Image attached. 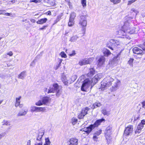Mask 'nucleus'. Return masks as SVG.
<instances>
[{
  "label": "nucleus",
  "mask_w": 145,
  "mask_h": 145,
  "mask_svg": "<svg viewBox=\"0 0 145 145\" xmlns=\"http://www.w3.org/2000/svg\"><path fill=\"white\" fill-rule=\"evenodd\" d=\"M88 110L89 108L88 107L82 109L78 116V118L79 119L83 118L84 116L87 114Z\"/></svg>",
  "instance_id": "obj_7"
},
{
  "label": "nucleus",
  "mask_w": 145,
  "mask_h": 145,
  "mask_svg": "<svg viewBox=\"0 0 145 145\" xmlns=\"http://www.w3.org/2000/svg\"><path fill=\"white\" fill-rule=\"evenodd\" d=\"M22 97L21 96H20L16 98V102L15 103V106L16 107H17L19 106L20 108H22L23 107V104H20V99Z\"/></svg>",
  "instance_id": "obj_12"
},
{
  "label": "nucleus",
  "mask_w": 145,
  "mask_h": 145,
  "mask_svg": "<svg viewBox=\"0 0 145 145\" xmlns=\"http://www.w3.org/2000/svg\"><path fill=\"white\" fill-rule=\"evenodd\" d=\"M119 31L120 32H123L124 33H125V31H123V30H120Z\"/></svg>",
  "instance_id": "obj_60"
},
{
  "label": "nucleus",
  "mask_w": 145,
  "mask_h": 145,
  "mask_svg": "<svg viewBox=\"0 0 145 145\" xmlns=\"http://www.w3.org/2000/svg\"><path fill=\"white\" fill-rule=\"evenodd\" d=\"M46 109L45 107H37L36 112H42L45 111Z\"/></svg>",
  "instance_id": "obj_20"
},
{
  "label": "nucleus",
  "mask_w": 145,
  "mask_h": 145,
  "mask_svg": "<svg viewBox=\"0 0 145 145\" xmlns=\"http://www.w3.org/2000/svg\"><path fill=\"white\" fill-rule=\"evenodd\" d=\"M116 43V41L115 40L111 39L106 44V46L110 49L112 50H113L114 49L112 48V46H114Z\"/></svg>",
  "instance_id": "obj_13"
},
{
  "label": "nucleus",
  "mask_w": 145,
  "mask_h": 145,
  "mask_svg": "<svg viewBox=\"0 0 145 145\" xmlns=\"http://www.w3.org/2000/svg\"><path fill=\"white\" fill-rule=\"evenodd\" d=\"M75 16V14L74 12L70 14L69 21L68 23V25L69 26H71L74 25V20Z\"/></svg>",
  "instance_id": "obj_9"
},
{
  "label": "nucleus",
  "mask_w": 145,
  "mask_h": 145,
  "mask_svg": "<svg viewBox=\"0 0 145 145\" xmlns=\"http://www.w3.org/2000/svg\"><path fill=\"white\" fill-rule=\"evenodd\" d=\"M102 75L101 74L98 73L96 74L91 79V82L93 84L97 83L98 81L102 78Z\"/></svg>",
  "instance_id": "obj_6"
},
{
  "label": "nucleus",
  "mask_w": 145,
  "mask_h": 145,
  "mask_svg": "<svg viewBox=\"0 0 145 145\" xmlns=\"http://www.w3.org/2000/svg\"><path fill=\"white\" fill-rule=\"evenodd\" d=\"M135 2L134 0H131L129 1L128 2V5H130L133 3Z\"/></svg>",
  "instance_id": "obj_45"
},
{
  "label": "nucleus",
  "mask_w": 145,
  "mask_h": 145,
  "mask_svg": "<svg viewBox=\"0 0 145 145\" xmlns=\"http://www.w3.org/2000/svg\"><path fill=\"white\" fill-rule=\"evenodd\" d=\"M86 65L90 64L93 61V59L92 58H85L84 59Z\"/></svg>",
  "instance_id": "obj_19"
},
{
  "label": "nucleus",
  "mask_w": 145,
  "mask_h": 145,
  "mask_svg": "<svg viewBox=\"0 0 145 145\" xmlns=\"http://www.w3.org/2000/svg\"><path fill=\"white\" fill-rule=\"evenodd\" d=\"M39 136H38V137L37 138V140H40L42 137V136H40V137H39Z\"/></svg>",
  "instance_id": "obj_57"
},
{
  "label": "nucleus",
  "mask_w": 145,
  "mask_h": 145,
  "mask_svg": "<svg viewBox=\"0 0 145 145\" xmlns=\"http://www.w3.org/2000/svg\"><path fill=\"white\" fill-rule=\"evenodd\" d=\"M78 64L80 66L86 65L84 59L79 61L78 63Z\"/></svg>",
  "instance_id": "obj_33"
},
{
  "label": "nucleus",
  "mask_w": 145,
  "mask_h": 145,
  "mask_svg": "<svg viewBox=\"0 0 145 145\" xmlns=\"http://www.w3.org/2000/svg\"><path fill=\"white\" fill-rule=\"evenodd\" d=\"M10 14H11L10 13H8V12H7V13L5 12V14H4V15H6V16H10Z\"/></svg>",
  "instance_id": "obj_52"
},
{
  "label": "nucleus",
  "mask_w": 145,
  "mask_h": 145,
  "mask_svg": "<svg viewBox=\"0 0 145 145\" xmlns=\"http://www.w3.org/2000/svg\"><path fill=\"white\" fill-rule=\"evenodd\" d=\"M48 3L51 6H53L56 5L54 0H48Z\"/></svg>",
  "instance_id": "obj_25"
},
{
  "label": "nucleus",
  "mask_w": 145,
  "mask_h": 145,
  "mask_svg": "<svg viewBox=\"0 0 145 145\" xmlns=\"http://www.w3.org/2000/svg\"><path fill=\"white\" fill-rule=\"evenodd\" d=\"M5 10H0V15H4Z\"/></svg>",
  "instance_id": "obj_44"
},
{
  "label": "nucleus",
  "mask_w": 145,
  "mask_h": 145,
  "mask_svg": "<svg viewBox=\"0 0 145 145\" xmlns=\"http://www.w3.org/2000/svg\"><path fill=\"white\" fill-rule=\"evenodd\" d=\"M112 132V128L110 126L107 127L105 133V136L107 141L110 140L111 138L110 135Z\"/></svg>",
  "instance_id": "obj_5"
},
{
  "label": "nucleus",
  "mask_w": 145,
  "mask_h": 145,
  "mask_svg": "<svg viewBox=\"0 0 145 145\" xmlns=\"http://www.w3.org/2000/svg\"><path fill=\"white\" fill-rule=\"evenodd\" d=\"M101 133L102 130L101 129H100L96 131L95 133L94 134V135L96 136H98L100 135Z\"/></svg>",
  "instance_id": "obj_36"
},
{
  "label": "nucleus",
  "mask_w": 145,
  "mask_h": 145,
  "mask_svg": "<svg viewBox=\"0 0 145 145\" xmlns=\"http://www.w3.org/2000/svg\"><path fill=\"white\" fill-rule=\"evenodd\" d=\"M61 16L59 15L57 16L56 19L54 22L53 25H55L59 22L61 19Z\"/></svg>",
  "instance_id": "obj_21"
},
{
  "label": "nucleus",
  "mask_w": 145,
  "mask_h": 145,
  "mask_svg": "<svg viewBox=\"0 0 145 145\" xmlns=\"http://www.w3.org/2000/svg\"><path fill=\"white\" fill-rule=\"evenodd\" d=\"M52 86L54 89V90L55 91H57L59 88V86L58 84L56 83H54L52 85Z\"/></svg>",
  "instance_id": "obj_26"
},
{
  "label": "nucleus",
  "mask_w": 145,
  "mask_h": 145,
  "mask_svg": "<svg viewBox=\"0 0 145 145\" xmlns=\"http://www.w3.org/2000/svg\"><path fill=\"white\" fill-rule=\"evenodd\" d=\"M46 14L47 15H51V13L50 11H48L46 13Z\"/></svg>",
  "instance_id": "obj_51"
},
{
  "label": "nucleus",
  "mask_w": 145,
  "mask_h": 145,
  "mask_svg": "<svg viewBox=\"0 0 145 145\" xmlns=\"http://www.w3.org/2000/svg\"><path fill=\"white\" fill-rule=\"evenodd\" d=\"M7 54L10 56H12L13 55V53L12 51H10Z\"/></svg>",
  "instance_id": "obj_49"
},
{
  "label": "nucleus",
  "mask_w": 145,
  "mask_h": 145,
  "mask_svg": "<svg viewBox=\"0 0 145 145\" xmlns=\"http://www.w3.org/2000/svg\"><path fill=\"white\" fill-rule=\"evenodd\" d=\"M30 21L31 22L33 23H35V20L34 19H31Z\"/></svg>",
  "instance_id": "obj_56"
},
{
  "label": "nucleus",
  "mask_w": 145,
  "mask_h": 145,
  "mask_svg": "<svg viewBox=\"0 0 145 145\" xmlns=\"http://www.w3.org/2000/svg\"><path fill=\"white\" fill-rule=\"evenodd\" d=\"M105 120L103 118L97 120L93 124L90 125L88 127H84L80 129V131L84 132L87 135L89 134L92 130L95 128L97 127L103 121H105Z\"/></svg>",
  "instance_id": "obj_1"
},
{
  "label": "nucleus",
  "mask_w": 145,
  "mask_h": 145,
  "mask_svg": "<svg viewBox=\"0 0 145 145\" xmlns=\"http://www.w3.org/2000/svg\"><path fill=\"white\" fill-rule=\"evenodd\" d=\"M78 139L76 138H71L69 140V143L68 145H78Z\"/></svg>",
  "instance_id": "obj_15"
},
{
  "label": "nucleus",
  "mask_w": 145,
  "mask_h": 145,
  "mask_svg": "<svg viewBox=\"0 0 145 145\" xmlns=\"http://www.w3.org/2000/svg\"><path fill=\"white\" fill-rule=\"evenodd\" d=\"M16 1V0H11L10 1L12 3H15Z\"/></svg>",
  "instance_id": "obj_58"
},
{
  "label": "nucleus",
  "mask_w": 145,
  "mask_h": 145,
  "mask_svg": "<svg viewBox=\"0 0 145 145\" xmlns=\"http://www.w3.org/2000/svg\"><path fill=\"white\" fill-rule=\"evenodd\" d=\"M41 1L40 0H30V2H33L37 4L40 3Z\"/></svg>",
  "instance_id": "obj_37"
},
{
  "label": "nucleus",
  "mask_w": 145,
  "mask_h": 145,
  "mask_svg": "<svg viewBox=\"0 0 145 145\" xmlns=\"http://www.w3.org/2000/svg\"><path fill=\"white\" fill-rule=\"evenodd\" d=\"M56 91V95H60L61 91L60 89H57Z\"/></svg>",
  "instance_id": "obj_46"
},
{
  "label": "nucleus",
  "mask_w": 145,
  "mask_h": 145,
  "mask_svg": "<svg viewBox=\"0 0 145 145\" xmlns=\"http://www.w3.org/2000/svg\"><path fill=\"white\" fill-rule=\"evenodd\" d=\"M66 2L68 3L69 5H70L71 4V2H70V0H64Z\"/></svg>",
  "instance_id": "obj_55"
},
{
  "label": "nucleus",
  "mask_w": 145,
  "mask_h": 145,
  "mask_svg": "<svg viewBox=\"0 0 145 145\" xmlns=\"http://www.w3.org/2000/svg\"><path fill=\"white\" fill-rule=\"evenodd\" d=\"M142 49L143 50L145 51V47L142 48Z\"/></svg>",
  "instance_id": "obj_61"
},
{
  "label": "nucleus",
  "mask_w": 145,
  "mask_h": 145,
  "mask_svg": "<svg viewBox=\"0 0 145 145\" xmlns=\"http://www.w3.org/2000/svg\"><path fill=\"white\" fill-rule=\"evenodd\" d=\"M47 20V19L45 18L39 20L36 22L38 24L42 25L45 23Z\"/></svg>",
  "instance_id": "obj_18"
},
{
  "label": "nucleus",
  "mask_w": 145,
  "mask_h": 145,
  "mask_svg": "<svg viewBox=\"0 0 145 145\" xmlns=\"http://www.w3.org/2000/svg\"><path fill=\"white\" fill-rule=\"evenodd\" d=\"M27 145H31V141L30 140L28 141Z\"/></svg>",
  "instance_id": "obj_54"
},
{
  "label": "nucleus",
  "mask_w": 145,
  "mask_h": 145,
  "mask_svg": "<svg viewBox=\"0 0 145 145\" xmlns=\"http://www.w3.org/2000/svg\"><path fill=\"white\" fill-rule=\"evenodd\" d=\"M42 99V102L44 105L49 103V101L51 100V99L50 97L47 96L43 97Z\"/></svg>",
  "instance_id": "obj_17"
},
{
  "label": "nucleus",
  "mask_w": 145,
  "mask_h": 145,
  "mask_svg": "<svg viewBox=\"0 0 145 145\" xmlns=\"http://www.w3.org/2000/svg\"><path fill=\"white\" fill-rule=\"evenodd\" d=\"M78 121V120L74 117L72 118L71 119V123L73 125L76 124Z\"/></svg>",
  "instance_id": "obj_22"
},
{
  "label": "nucleus",
  "mask_w": 145,
  "mask_h": 145,
  "mask_svg": "<svg viewBox=\"0 0 145 145\" xmlns=\"http://www.w3.org/2000/svg\"><path fill=\"white\" fill-rule=\"evenodd\" d=\"M60 55L62 58H66L67 57V56L66 54L63 51L61 52L60 53Z\"/></svg>",
  "instance_id": "obj_31"
},
{
  "label": "nucleus",
  "mask_w": 145,
  "mask_h": 145,
  "mask_svg": "<svg viewBox=\"0 0 145 145\" xmlns=\"http://www.w3.org/2000/svg\"><path fill=\"white\" fill-rule=\"evenodd\" d=\"M90 81L88 78H86L83 82V83L81 87V90L83 91H86L85 87H87L89 84Z\"/></svg>",
  "instance_id": "obj_8"
},
{
  "label": "nucleus",
  "mask_w": 145,
  "mask_h": 145,
  "mask_svg": "<svg viewBox=\"0 0 145 145\" xmlns=\"http://www.w3.org/2000/svg\"><path fill=\"white\" fill-rule=\"evenodd\" d=\"M45 142L44 145H50L51 142L48 137L46 138H45Z\"/></svg>",
  "instance_id": "obj_23"
},
{
  "label": "nucleus",
  "mask_w": 145,
  "mask_h": 145,
  "mask_svg": "<svg viewBox=\"0 0 145 145\" xmlns=\"http://www.w3.org/2000/svg\"><path fill=\"white\" fill-rule=\"evenodd\" d=\"M54 89V88L53 87H50L48 90L47 93H54L55 91Z\"/></svg>",
  "instance_id": "obj_29"
},
{
  "label": "nucleus",
  "mask_w": 145,
  "mask_h": 145,
  "mask_svg": "<svg viewBox=\"0 0 145 145\" xmlns=\"http://www.w3.org/2000/svg\"><path fill=\"white\" fill-rule=\"evenodd\" d=\"M96 73V71L93 68H90L89 69V71L86 74L88 77L91 78Z\"/></svg>",
  "instance_id": "obj_14"
},
{
  "label": "nucleus",
  "mask_w": 145,
  "mask_h": 145,
  "mask_svg": "<svg viewBox=\"0 0 145 145\" xmlns=\"http://www.w3.org/2000/svg\"><path fill=\"white\" fill-rule=\"evenodd\" d=\"M76 54L75 51L73 50L72 52V53L70 54H69V56H74Z\"/></svg>",
  "instance_id": "obj_42"
},
{
  "label": "nucleus",
  "mask_w": 145,
  "mask_h": 145,
  "mask_svg": "<svg viewBox=\"0 0 145 145\" xmlns=\"http://www.w3.org/2000/svg\"><path fill=\"white\" fill-rule=\"evenodd\" d=\"M4 134L3 133L0 134V140L4 136Z\"/></svg>",
  "instance_id": "obj_53"
},
{
  "label": "nucleus",
  "mask_w": 145,
  "mask_h": 145,
  "mask_svg": "<svg viewBox=\"0 0 145 145\" xmlns=\"http://www.w3.org/2000/svg\"><path fill=\"white\" fill-rule=\"evenodd\" d=\"M36 145H42V143L41 142V143H39L37 144Z\"/></svg>",
  "instance_id": "obj_59"
},
{
  "label": "nucleus",
  "mask_w": 145,
  "mask_h": 145,
  "mask_svg": "<svg viewBox=\"0 0 145 145\" xmlns=\"http://www.w3.org/2000/svg\"><path fill=\"white\" fill-rule=\"evenodd\" d=\"M141 104L142 105V107L145 108V101H144L142 102Z\"/></svg>",
  "instance_id": "obj_50"
},
{
  "label": "nucleus",
  "mask_w": 145,
  "mask_h": 145,
  "mask_svg": "<svg viewBox=\"0 0 145 145\" xmlns=\"http://www.w3.org/2000/svg\"><path fill=\"white\" fill-rule=\"evenodd\" d=\"M3 101V100H0V105L2 103Z\"/></svg>",
  "instance_id": "obj_62"
},
{
  "label": "nucleus",
  "mask_w": 145,
  "mask_h": 145,
  "mask_svg": "<svg viewBox=\"0 0 145 145\" xmlns=\"http://www.w3.org/2000/svg\"><path fill=\"white\" fill-rule=\"evenodd\" d=\"M2 39V38L0 37V40H1Z\"/></svg>",
  "instance_id": "obj_63"
},
{
  "label": "nucleus",
  "mask_w": 145,
  "mask_h": 145,
  "mask_svg": "<svg viewBox=\"0 0 145 145\" xmlns=\"http://www.w3.org/2000/svg\"><path fill=\"white\" fill-rule=\"evenodd\" d=\"M35 105L38 106H40L44 105L43 102H42V99L41 100H39L37 102L35 103Z\"/></svg>",
  "instance_id": "obj_27"
},
{
  "label": "nucleus",
  "mask_w": 145,
  "mask_h": 145,
  "mask_svg": "<svg viewBox=\"0 0 145 145\" xmlns=\"http://www.w3.org/2000/svg\"><path fill=\"white\" fill-rule=\"evenodd\" d=\"M133 126L129 125L126 127L124 131L123 135L125 136H128L131 135L133 132Z\"/></svg>",
  "instance_id": "obj_4"
},
{
  "label": "nucleus",
  "mask_w": 145,
  "mask_h": 145,
  "mask_svg": "<svg viewBox=\"0 0 145 145\" xmlns=\"http://www.w3.org/2000/svg\"><path fill=\"white\" fill-rule=\"evenodd\" d=\"M140 123L142 125H144L145 124V120L143 119L142 120Z\"/></svg>",
  "instance_id": "obj_48"
},
{
  "label": "nucleus",
  "mask_w": 145,
  "mask_h": 145,
  "mask_svg": "<svg viewBox=\"0 0 145 145\" xmlns=\"http://www.w3.org/2000/svg\"><path fill=\"white\" fill-rule=\"evenodd\" d=\"M133 53L135 54H140L141 55H143L144 54L143 50L137 47H135L133 48Z\"/></svg>",
  "instance_id": "obj_11"
},
{
  "label": "nucleus",
  "mask_w": 145,
  "mask_h": 145,
  "mask_svg": "<svg viewBox=\"0 0 145 145\" xmlns=\"http://www.w3.org/2000/svg\"><path fill=\"white\" fill-rule=\"evenodd\" d=\"M37 107L35 106H33L31 107V111L32 112H36L37 111Z\"/></svg>",
  "instance_id": "obj_39"
},
{
  "label": "nucleus",
  "mask_w": 145,
  "mask_h": 145,
  "mask_svg": "<svg viewBox=\"0 0 145 145\" xmlns=\"http://www.w3.org/2000/svg\"><path fill=\"white\" fill-rule=\"evenodd\" d=\"M3 125H10L9 122L7 120H4L3 122Z\"/></svg>",
  "instance_id": "obj_38"
},
{
  "label": "nucleus",
  "mask_w": 145,
  "mask_h": 145,
  "mask_svg": "<svg viewBox=\"0 0 145 145\" xmlns=\"http://www.w3.org/2000/svg\"><path fill=\"white\" fill-rule=\"evenodd\" d=\"M87 15H81L80 17V20L79 24L82 28V31L84 34L86 30V27L87 24Z\"/></svg>",
  "instance_id": "obj_3"
},
{
  "label": "nucleus",
  "mask_w": 145,
  "mask_h": 145,
  "mask_svg": "<svg viewBox=\"0 0 145 145\" xmlns=\"http://www.w3.org/2000/svg\"><path fill=\"white\" fill-rule=\"evenodd\" d=\"M25 73V72L24 71L21 72L18 76V78L23 79L24 77Z\"/></svg>",
  "instance_id": "obj_28"
},
{
  "label": "nucleus",
  "mask_w": 145,
  "mask_h": 145,
  "mask_svg": "<svg viewBox=\"0 0 145 145\" xmlns=\"http://www.w3.org/2000/svg\"><path fill=\"white\" fill-rule=\"evenodd\" d=\"M1 84H0V88H1Z\"/></svg>",
  "instance_id": "obj_64"
},
{
  "label": "nucleus",
  "mask_w": 145,
  "mask_h": 145,
  "mask_svg": "<svg viewBox=\"0 0 145 145\" xmlns=\"http://www.w3.org/2000/svg\"><path fill=\"white\" fill-rule=\"evenodd\" d=\"M105 61V58L103 56H101L97 61V66L99 67H101L104 64Z\"/></svg>",
  "instance_id": "obj_10"
},
{
  "label": "nucleus",
  "mask_w": 145,
  "mask_h": 145,
  "mask_svg": "<svg viewBox=\"0 0 145 145\" xmlns=\"http://www.w3.org/2000/svg\"><path fill=\"white\" fill-rule=\"evenodd\" d=\"M26 114V112L24 111L23 112H19L18 114V116L24 115Z\"/></svg>",
  "instance_id": "obj_40"
},
{
  "label": "nucleus",
  "mask_w": 145,
  "mask_h": 145,
  "mask_svg": "<svg viewBox=\"0 0 145 145\" xmlns=\"http://www.w3.org/2000/svg\"><path fill=\"white\" fill-rule=\"evenodd\" d=\"M103 54L107 56H108L109 55H110L111 53L109 50L106 49L103 52Z\"/></svg>",
  "instance_id": "obj_24"
},
{
  "label": "nucleus",
  "mask_w": 145,
  "mask_h": 145,
  "mask_svg": "<svg viewBox=\"0 0 145 145\" xmlns=\"http://www.w3.org/2000/svg\"><path fill=\"white\" fill-rule=\"evenodd\" d=\"M81 3L84 8L86 7L87 5L86 0H81Z\"/></svg>",
  "instance_id": "obj_30"
},
{
  "label": "nucleus",
  "mask_w": 145,
  "mask_h": 145,
  "mask_svg": "<svg viewBox=\"0 0 145 145\" xmlns=\"http://www.w3.org/2000/svg\"><path fill=\"white\" fill-rule=\"evenodd\" d=\"M144 127V125H142L139 123L138 125L137 129L135 131V134L139 133Z\"/></svg>",
  "instance_id": "obj_16"
},
{
  "label": "nucleus",
  "mask_w": 145,
  "mask_h": 145,
  "mask_svg": "<svg viewBox=\"0 0 145 145\" xmlns=\"http://www.w3.org/2000/svg\"><path fill=\"white\" fill-rule=\"evenodd\" d=\"M134 61V59L133 58H130L129 59V60L128 61V63L130 65H131V66H133V63Z\"/></svg>",
  "instance_id": "obj_34"
},
{
  "label": "nucleus",
  "mask_w": 145,
  "mask_h": 145,
  "mask_svg": "<svg viewBox=\"0 0 145 145\" xmlns=\"http://www.w3.org/2000/svg\"><path fill=\"white\" fill-rule=\"evenodd\" d=\"M47 27V25H44L42 26V27L40 28L39 29V30H43L44 29H45V28Z\"/></svg>",
  "instance_id": "obj_47"
},
{
  "label": "nucleus",
  "mask_w": 145,
  "mask_h": 145,
  "mask_svg": "<svg viewBox=\"0 0 145 145\" xmlns=\"http://www.w3.org/2000/svg\"><path fill=\"white\" fill-rule=\"evenodd\" d=\"M93 140L95 141H97L98 137L97 136H96L95 135H94V136L93 137Z\"/></svg>",
  "instance_id": "obj_43"
},
{
  "label": "nucleus",
  "mask_w": 145,
  "mask_h": 145,
  "mask_svg": "<svg viewBox=\"0 0 145 145\" xmlns=\"http://www.w3.org/2000/svg\"><path fill=\"white\" fill-rule=\"evenodd\" d=\"M102 113L104 115H107L108 113L106 109H103L102 110Z\"/></svg>",
  "instance_id": "obj_41"
},
{
  "label": "nucleus",
  "mask_w": 145,
  "mask_h": 145,
  "mask_svg": "<svg viewBox=\"0 0 145 145\" xmlns=\"http://www.w3.org/2000/svg\"><path fill=\"white\" fill-rule=\"evenodd\" d=\"M58 60H59V61H58L59 64H58V65H57L56 66V69H57L59 68V67H60L61 66V63L62 61V60L61 59H58Z\"/></svg>",
  "instance_id": "obj_35"
},
{
  "label": "nucleus",
  "mask_w": 145,
  "mask_h": 145,
  "mask_svg": "<svg viewBox=\"0 0 145 145\" xmlns=\"http://www.w3.org/2000/svg\"><path fill=\"white\" fill-rule=\"evenodd\" d=\"M112 81V79L110 78H104L101 82V87L99 89L102 91L104 90L107 88L111 86Z\"/></svg>",
  "instance_id": "obj_2"
},
{
  "label": "nucleus",
  "mask_w": 145,
  "mask_h": 145,
  "mask_svg": "<svg viewBox=\"0 0 145 145\" xmlns=\"http://www.w3.org/2000/svg\"><path fill=\"white\" fill-rule=\"evenodd\" d=\"M110 2L113 3L114 4H117L120 3L121 0H110Z\"/></svg>",
  "instance_id": "obj_32"
}]
</instances>
